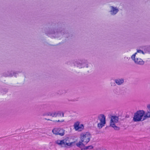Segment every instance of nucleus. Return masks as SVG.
Masks as SVG:
<instances>
[{
  "label": "nucleus",
  "instance_id": "393cba45",
  "mask_svg": "<svg viewBox=\"0 0 150 150\" xmlns=\"http://www.w3.org/2000/svg\"><path fill=\"white\" fill-rule=\"evenodd\" d=\"M45 119L46 120H50V121H51V120H50V119H47L46 118H45Z\"/></svg>",
  "mask_w": 150,
  "mask_h": 150
},
{
  "label": "nucleus",
  "instance_id": "1a4fd4ad",
  "mask_svg": "<svg viewBox=\"0 0 150 150\" xmlns=\"http://www.w3.org/2000/svg\"><path fill=\"white\" fill-rule=\"evenodd\" d=\"M52 132L54 134L61 136H63L64 134V130L60 128H54L52 129Z\"/></svg>",
  "mask_w": 150,
  "mask_h": 150
},
{
  "label": "nucleus",
  "instance_id": "5701e85b",
  "mask_svg": "<svg viewBox=\"0 0 150 150\" xmlns=\"http://www.w3.org/2000/svg\"><path fill=\"white\" fill-rule=\"evenodd\" d=\"M147 108L148 109L150 110V103L147 105Z\"/></svg>",
  "mask_w": 150,
  "mask_h": 150
},
{
  "label": "nucleus",
  "instance_id": "b1692460",
  "mask_svg": "<svg viewBox=\"0 0 150 150\" xmlns=\"http://www.w3.org/2000/svg\"><path fill=\"white\" fill-rule=\"evenodd\" d=\"M47 113H44V114H43V116H45V115H47H47Z\"/></svg>",
  "mask_w": 150,
  "mask_h": 150
},
{
  "label": "nucleus",
  "instance_id": "7ed1b4c3",
  "mask_svg": "<svg viewBox=\"0 0 150 150\" xmlns=\"http://www.w3.org/2000/svg\"><path fill=\"white\" fill-rule=\"evenodd\" d=\"M74 64L75 66L79 69L88 68L89 67V65L87 61L83 59L76 62Z\"/></svg>",
  "mask_w": 150,
  "mask_h": 150
},
{
  "label": "nucleus",
  "instance_id": "9d476101",
  "mask_svg": "<svg viewBox=\"0 0 150 150\" xmlns=\"http://www.w3.org/2000/svg\"><path fill=\"white\" fill-rule=\"evenodd\" d=\"M131 58L136 64L139 65H143L144 64V62L141 59L138 57H134V56L132 55Z\"/></svg>",
  "mask_w": 150,
  "mask_h": 150
},
{
  "label": "nucleus",
  "instance_id": "6e6552de",
  "mask_svg": "<svg viewBox=\"0 0 150 150\" xmlns=\"http://www.w3.org/2000/svg\"><path fill=\"white\" fill-rule=\"evenodd\" d=\"M75 143V142H69V138L66 137L62 140V147H71L74 146Z\"/></svg>",
  "mask_w": 150,
  "mask_h": 150
},
{
  "label": "nucleus",
  "instance_id": "0eeeda50",
  "mask_svg": "<svg viewBox=\"0 0 150 150\" xmlns=\"http://www.w3.org/2000/svg\"><path fill=\"white\" fill-rule=\"evenodd\" d=\"M46 34L49 37L56 38L58 37L60 33H59L56 29H54L48 31Z\"/></svg>",
  "mask_w": 150,
  "mask_h": 150
},
{
  "label": "nucleus",
  "instance_id": "423d86ee",
  "mask_svg": "<svg viewBox=\"0 0 150 150\" xmlns=\"http://www.w3.org/2000/svg\"><path fill=\"white\" fill-rule=\"evenodd\" d=\"M74 129L76 131L81 132L83 131L84 128V125L82 124H81L79 121H77L74 122Z\"/></svg>",
  "mask_w": 150,
  "mask_h": 150
},
{
  "label": "nucleus",
  "instance_id": "6ab92c4d",
  "mask_svg": "<svg viewBox=\"0 0 150 150\" xmlns=\"http://www.w3.org/2000/svg\"><path fill=\"white\" fill-rule=\"evenodd\" d=\"M145 115L146 119L150 117V110L147 109V112L146 113H145Z\"/></svg>",
  "mask_w": 150,
  "mask_h": 150
},
{
  "label": "nucleus",
  "instance_id": "412c9836",
  "mask_svg": "<svg viewBox=\"0 0 150 150\" xmlns=\"http://www.w3.org/2000/svg\"><path fill=\"white\" fill-rule=\"evenodd\" d=\"M94 150H106L102 147H98L95 149Z\"/></svg>",
  "mask_w": 150,
  "mask_h": 150
},
{
  "label": "nucleus",
  "instance_id": "39448f33",
  "mask_svg": "<svg viewBox=\"0 0 150 150\" xmlns=\"http://www.w3.org/2000/svg\"><path fill=\"white\" fill-rule=\"evenodd\" d=\"M119 121V118L117 116H112L110 117V126L116 129L117 128V127L116 125V124Z\"/></svg>",
  "mask_w": 150,
  "mask_h": 150
},
{
  "label": "nucleus",
  "instance_id": "ddd939ff",
  "mask_svg": "<svg viewBox=\"0 0 150 150\" xmlns=\"http://www.w3.org/2000/svg\"><path fill=\"white\" fill-rule=\"evenodd\" d=\"M145 53L141 50H137V52L132 55L134 56V57H138L141 56L142 54H144Z\"/></svg>",
  "mask_w": 150,
  "mask_h": 150
},
{
  "label": "nucleus",
  "instance_id": "4468645a",
  "mask_svg": "<svg viewBox=\"0 0 150 150\" xmlns=\"http://www.w3.org/2000/svg\"><path fill=\"white\" fill-rule=\"evenodd\" d=\"M94 147L92 145L84 146L81 148V150H94Z\"/></svg>",
  "mask_w": 150,
  "mask_h": 150
},
{
  "label": "nucleus",
  "instance_id": "2eb2a0df",
  "mask_svg": "<svg viewBox=\"0 0 150 150\" xmlns=\"http://www.w3.org/2000/svg\"><path fill=\"white\" fill-rule=\"evenodd\" d=\"M115 82L119 85H121L124 82V79L122 78H118L115 80Z\"/></svg>",
  "mask_w": 150,
  "mask_h": 150
},
{
  "label": "nucleus",
  "instance_id": "aec40b11",
  "mask_svg": "<svg viewBox=\"0 0 150 150\" xmlns=\"http://www.w3.org/2000/svg\"><path fill=\"white\" fill-rule=\"evenodd\" d=\"M57 116H62V117L64 116V113L60 111H57Z\"/></svg>",
  "mask_w": 150,
  "mask_h": 150
},
{
  "label": "nucleus",
  "instance_id": "dca6fc26",
  "mask_svg": "<svg viewBox=\"0 0 150 150\" xmlns=\"http://www.w3.org/2000/svg\"><path fill=\"white\" fill-rule=\"evenodd\" d=\"M85 144L83 142H82V141L80 140V141L76 143V146L80 148L81 149H81L82 147H83Z\"/></svg>",
  "mask_w": 150,
  "mask_h": 150
},
{
  "label": "nucleus",
  "instance_id": "a878e982",
  "mask_svg": "<svg viewBox=\"0 0 150 150\" xmlns=\"http://www.w3.org/2000/svg\"><path fill=\"white\" fill-rule=\"evenodd\" d=\"M149 52L150 53V47H149Z\"/></svg>",
  "mask_w": 150,
  "mask_h": 150
},
{
  "label": "nucleus",
  "instance_id": "a211bd4d",
  "mask_svg": "<svg viewBox=\"0 0 150 150\" xmlns=\"http://www.w3.org/2000/svg\"><path fill=\"white\" fill-rule=\"evenodd\" d=\"M55 143L56 144L62 147V140H57Z\"/></svg>",
  "mask_w": 150,
  "mask_h": 150
},
{
  "label": "nucleus",
  "instance_id": "f257e3e1",
  "mask_svg": "<svg viewBox=\"0 0 150 150\" xmlns=\"http://www.w3.org/2000/svg\"><path fill=\"white\" fill-rule=\"evenodd\" d=\"M145 112L143 110H139L135 114L133 117L134 122L143 121L146 119L145 117Z\"/></svg>",
  "mask_w": 150,
  "mask_h": 150
},
{
  "label": "nucleus",
  "instance_id": "f8f14e48",
  "mask_svg": "<svg viewBox=\"0 0 150 150\" xmlns=\"http://www.w3.org/2000/svg\"><path fill=\"white\" fill-rule=\"evenodd\" d=\"M16 75V73L12 71H7L5 72L3 75L6 77H11L13 76H15Z\"/></svg>",
  "mask_w": 150,
  "mask_h": 150
},
{
  "label": "nucleus",
  "instance_id": "4be33fe9",
  "mask_svg": "<svg viewBox=\"0 0 150 150\" xmlns=\"http://www.w3.org/2000/svg\"><path fill=\"white\" fill-rule=\"evenodd\" d=\"M64 122V120H55V122Z\"/></svg>",
  "mask_w": 150,
  "mask_h": 150
},
{
  "label": "nucleus",
  "instance_id": "9b49d317",
  "mask_svg": "<svg viewBox=\"0 0 150 150\" xmlns=\"http://www.w3.org/2000/svg\"><path fill=\"white\" fill-rule=\"evenodd\" d=\"M119 11L118 7L114 6H110V10L109 11L110 15L111 16H115Z\"/></svg>",
  "mask_w": 150,
  "mask_h": 150
},
{
  "label": "nucleus",
  "instance_id": "f03ea898",
  "mask_svg": "<svg viewBox=\"0 0 150 150\" xmlns=\"http://www.w3.org/2000/svg\"><path fill=\"white\" fill-rule=\"evenodd\" d=\"M91 138V135L89 132L82 133L80 135V140L85 144H87L90 141Z\"/></svg>",
  "mask_w": 150,
  "mask_h": 150
},
{
  "label": "nucleus",
  "instance_id": "f3484780",
  "mask_svg": "<svg viewBox=\"0 0 150 150\" xmlns=\"http://www.w3.org/2000/svg\"><path fill=\"white\" fill-rule=\"evenodd\" d=\"M47 115L48 116H50L53 117H56L57 116V111L47 112Z\"/></svg>",
  "mask_w": 150,
  "mask_h": 150
},
{
  "label": "nucleus",
  "instance_id": "20e7f679",
  "mask_svg": "<svg viewBox=\"0 0 150 150\" xmlns=\"http://www.w3.org/2000/svg\"><path fill=\"white\" fill-rule=\"evenodd\" d=\"M98 127L99 129H101L104 126L106 123L105 116L103 114H100L98 116Z\"/></svg>",
  "mask_w": 150,
  "mask_h": 150
}]
</instances>
